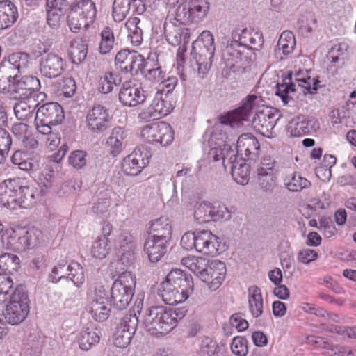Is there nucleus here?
<instances>
[{"mask_svg":"<svg viewBox=\"0 0 356 356\" xmlns=\"http://www.w3.org/2000/svg\"><path fill=\"white\" fill-rule=\"evenodd\" d=\"M261 96L249 95L240 107L221 116L220 123L232 128L238 127L241 122L248 120L252 111H255L252 120L253 128L264 136L273 138L276 135L274 131L275 125L282 115L280 111L275 108L261 106Z\"/></svg>","mask_w":356,"mask_h":356,"instance_id":"1","label":"nucleus"},{"mask_svg":"<svg viewBox=\"0 0 356 356\" xmlns=\"http://www.w3.org/2000/svg\"><path fill=\"white\" fill-rule=\"evenodd\" d=\"M187 312L185 307L168 309L163 306H152L143 317V325L151 335L163 337L170 332Z\"/></svg>","mask_w":356,"mask_h":356,"instance_id":"2","label":"nucleus"},{"mask_svg":"<svg viewBox=\"0 0 356 356\" xmlns=\"http://www.w3.org/2000/svg\"><path fill=\"white\" fill-rule=\"evenodd\" d=\"M193 291L192 277L176 269L166 276L159 290V296L167 305H177L184 302Z\"/></svg>","mask_w":356,"mask_h":356,"instance_id":"3","label":"nucleus"},{"mask_svg":"<svg viewBox=\"0 0 356 356\" xmlns=\"http://www.w3.org/2000/svg\"><path fill=\"white\" fill-rule=\"evenodd\" d=\"M29 299L22 286H17L10 295L6 304L4 316L8 323L15 325L22 323L29 313Z\"/></svg>","mask_w":356,"mask_h":356,"instance_id":"4","label":"nucleus"},{"mask_svg":"<svg viewBox=\"0 0 356 356\" xmlns=\"http://www.w3.org/2000/svg\"><path fill=\"white\" fill-rule=\"evenodd\" d=\"M136 286V281L129 272L120 274L115 280L111 289V303L118 310L126 309L131 302Z\"/></svg>","mask_w":356,"mask_h":356,"instance_id":"5","label":"nucleus"},{"mask_svg":"<svg viewBox=\"0 0 356 356\" xmlns=\"http://www.w3.org/2000/svg\"><path fill=\"white\" fill-rule=\"evenodd\" d=\"M96 8L92 0H80L71 6L67 16L70 29L73 32L86 29L93 22L96 16Z\"/></svg>","mask_w":356,"mask_h":356,"instance_id":"6","label":"nucleus"},{"mask_svg":"<svg viewBox=\"0 0 356 356\" xmlns=\"http://www.w3.org/2000/svg\"><path fill=\"white\" fill-rule=\"evenodd\" d=\"M64 118L63 107L56 102H49L38 108L35 123L40 134H49L51 127L60 124Z\"/></svg>","mask_w":356,"mask_h":356,"instance_id":"7","label":"nucleus"},{"mask_svg":"<svg viewBox=\"0 0 356 356\" xmlns=\"http://www.w3.org/2000/svg\"><path fill=\"white\" fill-rule=\"evenodd\" d=\"M175 14L177 22L182 23L199 22L208 14V0H182Z\"/></svg>","mask_w":356,"mask_h":356,"instance_id":"8","label":"nucleus"},{"mask_svg":"<svg viewBox=\"0 0 356 356\" xmlns=\"http://www.w3.org/2000/svg\"><path fill=\"white\" fill-rule=\"evenodd\" d=\"M140 136L149 143L160 144L165 147L173 141L174 132L169 124L159 122L144 126L141 129Z\"/></svg>","mask_w":356,"mask_h":356,"instance_id":"9","label":"nucleus"},{"mask_svg":"<svg viewBox=\"0 0 356 356\" xmlns=\"http://www.w3.org/2000/svg\"><path fill=\"white\" fill-rule=\"evenodd\" d=\"M40 88V80L33 76H24L16 81L13 86L11 96L14 99H43L45 94L39 92Z\"/></svg>","mask_w":356,"mask_h":356,"instance_id":"10","label":"nucleus"},{"mask_svg":"<svg viewBox=\"0 0 356 356\" xmlns=\"http://www.w3.org/2000/svg\"><path fill=\"white\" fill-rule=\"evenodd\" d=\"M144 57L135 51L123 49L120 51L115 57L116 68L124 73L137 74L145 68Z\"/></svg>","mask_w":356,"mask_h":356,"instance_id":"11","label":"nucleus"},{"mask_svg":"<svg viewBox=\"0 0 356 356\" xmlns=\"http://www.w3.org/2000/svg\"><path fill=\"white\" fill-rule=\"evenodd\" d=\"M110 116L108 109L100 104L94 105L86 117L88 129L93 134H101L109 127Z\"/></svg>","mask_w":356,"mask_h":356,"instance_id":"12","label":"nucleus"},{"mask_svg":"<svg viewBox=\"0 0 356 356\" xmlns=\"http://www.w3.org/2000/svg\"><path fill=\"white\" fill-rule=\"evenodd\" d=\"M153 96L150 94L149 99H151L149 106L147 111H144L140 114L143 119H159L162 116H165L172 111V105L169 101L163 97V92L154 89Z\"/></svg>","mask_w":356,"mask_h":356,"instance_id":"13","label":"nucleus"},{"mask_svg":"<svg viewBox=\"0 0 356 356\" xmlns=\"http://www.w3.org/2000/svg\"><path fill=\"white\" fill-rule=\"evenodd\" d=\"M171 19H165L163 24L165 35L167 40L173 46H177L183 42L184 44L189 42V29L184 25V23L177 22L175 17Z\"/></svg>","mask_w":356,"mask_h":356,"instance_id":"14","label":"nucleus"},{"mask_svg":"<svg viewBox=\"0 0 356 356\" xmlns=\"http://www.w3.org/2000/svg\"><path fill=\"white\" fill-rule=\"evenodd\" d=\"M64 62L58 54L50 52L42 55L39 61V70L42 76L54 79L64 72Z\"/></svg>","mask_w":356,"mask_h":356,"instance_id":"15","label":"nucleus"},{"mask_svg":"<svg viewBox=\"0 0 356 356\" xmlns=\"http://www.w3.org/2000/svg\"><path fill=\"white\" fill-rule=\"evenodd\" d=\"M149 98V95L140 87L131 82L124 83L119 92V100L126 106H136Z\"/></svg>","mask_w":356,"mask_h":356,"instance_id":"16","label":"nucleus"},{"mask_svg":"<svg viewBox=\"0 0 356 356\" xmlns=\"http://www.w3.org/2000/svg\"><path fill=\"white\" fill-rule=\"evenodd\" d=\"M20 188L19 178L10 179L0 184V206L9 209L17 208L18 189Z\"/></svg>","mask_w":356,"mask_h":356,"instance_id":"17","label":"nucleus"},{"mask_svg":"<svg viewBox=\"0 0 356 356\" xmlns=\"http://www.w3.org/2000/svg\"><path fill=\"white\" fill-rule=\"evenodd\" d=\"M196 251L204 254L216 256L222 252L221 241L209 230L197 231Z\"/></svg>","mask_w":356,"mask_h":356,"instance_id":"18","label":"nucleus"},{"mask_svg":"<svg viewBox=\"0 0 356 356\" xmlns=\"http://www.w3.org/2000/svg\"><path fill=\"white\" fill-rule=\"evenodd\" d=\"M214 53L215 51H209L204 48H197L193 45L191 65L195 70H197L200 77L203 78L210 70Z\"/></svg>","mask_w":356,"mask_h":356,"instance_id":"19","label":"nucleus"},{"mask_svg":"<svg viewBox=\"0 0 356 356\" xmlns=\"http://www.w3.org/2000/svg\"><path fill=\"white\" fill-rule=\"evenodd\" d=\"M216 145L209 150V159L213 161L222 159L225 170H227L229 165L239 159L237 156L236 147L232 148L229 143L224 141Z\"/></svg>","mask_w":356,"mask_h":356,"instance_id":"20","label":"nucleus"},{"mask_svg":"<svg viewBox=\"0 0 356 356\" xmlns=\"http://www.w3.org/2000/svg\"><path fill=\"white\" fill-rule=\"evenodd\" d=\"M114 246L122 253L120 260L123 264H129L134 259L133 249L135 247V240L132 234L127 230H122L114 240Z\"/></svg>","mask_w":356,"mask_h":356,"instance_id":"21","label":"nucleus"},{"mask_svg":"<svg viewBox=\"0 0 356 356\" xmlns=\"http://www.w3.org/2000/svg\"><path fill=\"white\" fill-rule=\"evenodd\" d=\"M226 272L225 265L220 261H212L205 273H203L202 280L207 283L212 290L217 289L225 279Z\"/></svg>","mask_w":356,"mask_h":356,"instance_id":"22","label":"nucleus"},{"mask_svg":"<svg viewBox=\"0 0 356 356\" xmlns=\"http://www.w3.org/2000/svg\"><path fill=\"white\" fill-rule=\"evenodd\" d=\"M259 149V143L253 136L245 134L238 137L236 144L238 154L253 160L257 157Z\"/></svg>","mask_w":356,"mask_h":356,"instance_id":"23","label":"nucleus"},{"mask_svg":"<svg viewBox=\"0 0 356 356\" xmlns=\"http://www.w3.org/2000/svg\"><path fill=\"white\" fill-rule=\"evenodd\" d=\"M172 228L170 220L166 217H161L151 222L149 227L150 237L169 242L171 239Z\"/></svg>","mask_w":356,"mask_h":356,"instance_id":"24","label":"nucleus"},{"mask_svg":"<svg viewBox=\"0 0 356 356\" xmlns=\"http://www.w3.org/2000/svg\"><path fill=\"white\" fill-rule=\"evenodd\" d=\"M168 242L149 236L144 245V250L151 262L159 261L167 252Z\"/></svg>","mask_w":356,"mask_h":356,"instance_id":"25","label":"nucleus"},{"mask_svg":"<svg viewBox=\"0 0 356 356\" xmlns=\"http://www.w3.org/2000/svg\"><path fill=\"white\" fill-rule=\"evenodd\" d=\"M99 340L100 331L92 323H88L83 327L78 338L79 347L83 350H88L98 343Z\"/></svg>","mask_w":356,"mask_h":356,"instance_id":"26","label":"nucleus"},{"mask_svg":"<svg viewBox=\"0 0 356 356\" xmlns=\"http://www.w3.org/2000/svg\"><path fill=\"white\" fill-rule=\"evenodd\" d=\"M18 18L15 5L10 1H0V30L6 29L14 24Z\"/></svg>","mask_w":356,"mask_h":356,"instance_id":"27","label":"nucleus"},{"mask_svg":"<svg viewBox=\"0 0 356 356\" xmlns=\"http://www.w3.org/2000/svg\"><path fill=\"white\" fill-rule=\"evenodd\" d=\"M17 74L10 64L0 63V92L9 93L10 95L15 84Z\"/></svg>","mask_w":356,"mask_h":356,"instance_id":"28","label":"nucleus"},{"mask_svg":"<svg viewBox=\"0 0 356 356\" xmlns=\"http://www.w3.org/2000/svg\"><path fill=\"white\" fill-rule=\"evenodd\" d=\"M38 105L39 100L37 99H23L15 104V116L19 120H27L33 117L34 111Z\"/></svg>","mask_w":356,"mask_h":356,"instance_id":"29","label":"nucleus"},{"mask_svg":"<svg viewBox=\"0 0 356 356\" xmlns=\"http://www.w3.org/2000/svg\"><path fill=\"white\" fill-rule=\"evenodd\" d=\"M233 179L239 184L245 185L249 181L250 165L245 159L239 158L229 165Z\"/></svg>","mask_w":356,"mask_h":356,"instance_id":"30","label":"nucleus"},{"mask_svg":"<svg viewBox=\"0 0 356 356\" xmlns=\"http://www.w3.org/2000/svg\"><path fill=\"white\" fill-rule=\"evenodd\" d=\"M90 312L95 321L99 322L106 321L110 314L107 298L99 297L94 299L90 304Z\"/></svg>","mask_w":356,"mask_h":356,"instance_id":"31","label":"nucleus"},{"mask_svg":"<svg viewBox=\"0 0 356 356\" xmlns=\"http://www.w3.org/2000/svg\"><path fill=\"white\" fill-rule=\"evenodd\" d=\"M320 81L314 78L312 79L307 74L298 76L294 80L291 81V92L298 90L297 85L305 93L307 90L309 93H313L317 90Z\"/></svg>","mask_w":356,"mask_h":356,"instance_id":"32","label":"nucleus"},{"mask_svg":"<svg viewBox=\"0 0 356 356\" xmlns=\"http://www.w3.org/2000/svg\"><path fill=\"white\" fill-rule=\"evenodd\" d=\"M181 264L202 279L203 273H205L210 263L202 257L188 256L182 258Z\"/></svg>","mask_w":356,"mask_h":356,"instance_id":"33","label":"nucleus"},{"mask_svg":"<svg viewBox=\"0 0 356 356\" xmlns=\"http://www.w3.org/2000/svg\"><path fill=\"white\" fill-rule=\"evenodd\" d=\"M88 45L82 38L74 39L69 50V54L73 63L79 65L83 63L87 56Z\"/></svg>","mask_w":356,"mask_h":356,"instance_id":"34","label":"nucleus"},{"mask_svg":"<svg viewBox=\"0 0 356 356\" xmlns=\"http://www.w3.org/2000/svg\"><path fill=\"white\" fill-rule=\"evenodd\" d=\"M249 309L252 315L258 318L263 313V298L260 289L256 286H252L248 289Z\"/></svg>","mask_w":356,"mask_h":356,"instance_id":"35","label":"nucleus"},{"mask_svg":"<svg viewBox=\"0 0 356 356\" xmlns=\"http://www.w3.org/2000/svg\"><path fill=\"white\" fill-rule=\"evenodd\" d=\"M125 138V132L121 127H115L111 134L107 145L111 148V153L113 156L118 155L122 150L123 143Z\"/></svg>","mask_w":356,"mask_h":356,"instance_id":"36","label":"nucleus"},{"mask_svg":"<svg viewBox=\"0 0 356 356\" xmlns=\"http://www.w3.org/2000/svg\"><path fill=\"white\" fill-rule=\"evenodd\" d=\"M30 56L25 52H15L10 54L6 60L1 62L5 65H10L15 69V72L18 74L22 70L26 69L29 63Z\"/></svg>","mask_w":356,"mask_h":356,"instance_id":"37","label":"nucleus"},{"mask_svg":"<svg viewBox=\"0 0 356 356\" xmlns=\"http://www.w3.org/2000/svg\"><path fill=\"white\" fill-rule=\"evenodd\" d=\"M111 250V247L108 238L97 236L92 244L90 252L92 257L102 259L110 253Z\"/></svg>","mask_w":356,"mask_h":356,"instance_id":"38","label":"nucleus"},{"mask_svg":"<svg viewBox=\"0 0 356 356\" xmlns=\"http://www.w3.org/2000/svg\"><path fill=\"white\" fill-rule=\"evenodd\" d=\"M140 19L138 17H131L125 23V28L128 31V38L134 46H138L143 41V31L138 26Z\"/></svg>","mask_w":356,"mask_h":356,"instance_id":"39","label":"nucleus"},{"mask_svg":"<svg viewBox=\"0 0 356 356\" xmlns=\"http://www.w3.org/2000/svg\"><path fill=\"white\" fill-rule=\"evenodd\" d=\"M309 121L305 115H299L291 120V136L299 137L309 132Z\"/></svg>","mask_w":356,"mask_h":356,"instance_id":"40","label":"nucleus"},{"mask_svg":"<svg viewBox=\"0 0 356 356\" xmlns=\"http://www.w3.org/2000/svg\"><path fill=\"white\" fill-rule=\"evenodd\" d=\"M19 259L13 254L4 253L0 255V269L5 273L13 274L19 268Z\"/></svg>","mask_w":356,"mask_h":356,"instance_id":"41","label":"nucleus"},{"mask_svg":"<svg viewBox=\"0 0 356 356\" xmlns=\"http://www.w3.org/2000/svg\"><path fill=\"white\" fill-rule=\"evenodd\" d=\"M137 0H114L113 3L112 15L115 22H122L129 12L131 2Z\"/></svg>","mask_w":356,"mask_h":356,"instance_id":"42","label":"nucleus"},{"mask_svg":"<svg viewBox=\"0 0 356 356\" xmlns=\"http://www.w3.org/2000/svg\"><path fill=\"white\" fill-rule=\"evenodd\" d=\"M222 59L226 64L227 67L230 69L237 67L242 60L241 52L235 49L233 45L227 46L223 49Z\"/></svg>","mask_w":356,"mask_h":356,"instance_id":"43","label":"nucleus"},{"mask_svg":"<svg viewBox=\"0 0 356 356\" xmlns=\"http://www.w3.org/2000/svg\"><path fill=\"white\" fill-rule=\"evenodd\" d=\"M35 194L32 188L23 186L20 183L17 199V207L28 208L34 202Z\"/></svg>","mask_w":356,"mask_h":356,"instance_id":"44","label":"nucleus"},{"mask_svg":"<svg viewBox=\"0 0 356 356\" xmlns=\"http://www.w3.org/2000/svg\"><path fill=\"white\" fill-rule=\"evenodd\" d=\"M102 40L99 45V51L102 54H106L111 51L114 44V35L112 30L106 26L101 33Z\"/></svg>","mask_w":356,"mask_h":356,"instance_id":"45","label":"nucleus"},{"mask_svg":"<svg viewBox=\"0 0 356 356\" xmlns=\"http://www.w3.org/2000/svg\"><path fill=\"white\" fill-rule=\"evenodd\" d=\"M120 82L118 76L112 72H106L99 79V90L102 93L108 94L111 92L114 87Z\"/></svg>","mask_w":356,"mask_h":356,"instance_id":"46","label":"nucleus"},{"mask_svg":"<svg viewBox=\"0 0 356 356\" xmlns=\"http://www.w3.org/2000/svg\"><path fill=\"white\" fill-rule=\"evenodd\" d=\"M67 278L71 280L74 285L80 287L85 281L83 269L77 262H72L68 265Z\"/></svg>","mask_w":356,"mask_h":356,"instance_id":"47","label":"nucleus"},{"mask_svg":"<svg viewBox=\"0 0 356 356\" xmlns=\"http://www.w3.org/2000/svg\"><path fill=\"white\" fill-rule=\"evenodd\" d=\"M145 166L146 165H142L135 158L133 159L132 156L129 155L123 159L122 163L123 172L131 176L138 175Z\"/></svg>","mask_w":356,"mask_h":356,"instance_id":"48","label":"nucleus"},{"mask_svg":"<svg viewBox=\"0 0 356 356\" xmlns=\"http://www.w3.org/2000/svg\"><path fill=\"white\" fill-rule=\"evenodd\" d=\"M287 168H284L281 162L275 161L270 157H264L261 161L260 165L257 169V173H272V170L275 169L277 172H286Z\"/></svg>","mask_w":356,"mask_h":356,"instance_id":"49","label":"nucleus"},{"mask_svg":"<svg viewBox=\"0 0 356 356\" xmlns=\"http://www.w3.org/2000/svg\"><path fill=\"white\" fill-rule=\"evenodd\" d=\"M193 45L197 48H204L209 51H215L214 37L213 34L207 30L203 31L198 40Z\"/></svg>","mask_w":356,"mask_h":356,"instance_id":"50","label":"nucleus"},{"mask_svg":"<svg viewBox=\"0 0 356 356\" xmlns=\"http://www.w3.org/2000/svg\"><path fill=\"white\" fill-rule=\"evenodd\" d=\"M211 203L201 202L197 204L194 211L195 220L198 223L210 222Z\"/></svg>","mask_w":356,"mask_h":356,"instance_id":"51","label":"nucleus"},{"mask_svg":"<svg viewBox=\"0 0 356 356\" xmlns=\"http://www.w3.org/2000/svg\"><path fill=\"white\" fill-rule=\"evenodd\" d=\"M139 321L136 314H127L120 320L118 326L121 330H125L127 332H136Z\"/></svg>","mask_w":356,"mask_h":356,"instance_id":"52","label":"nucleus"},{"mask_svg":"<svg viewBox=\"0 0 356 356\" xmlns=\"http://www.w3.org/2000/svg\"><path fill=\"white\" fill-rule=\"evenodd\" d=\"M257 183L259 188L264 192H270L276 185L275 178L273 173H257Z\"/></svg>","mask_w":356,"mask_h":356,"instance_id":"53","label":"nucleus"},{"mask_svg":"<svg viewBox=\"0 0 356 356\" xmlns=\"http://www.w3.org/2000/svg\"><path fill=\"white\" fill-rule=\"evenodd\" d=\"M210 221H218L220 220H228L231 214L227 208L221 204H211Z\"/></svg>","mask_w":356,"mask_h":356,"instance_id":"54","label":"nucleus"},{"mask_svg":"<svg viewBox=\"0 0 356 356\" xmlns=\"http://www.w3.org/2000/svg\"><path fill=\"white\" fill-rule=\"evenodd\" d=\"M307 61H309V59L304 56H299L293 58L292 60L293 69L291 70V81L293 79V75L296 78L298 76L308 74V70L305 66Z\"/></svg>","mask_w":356,"mask_h":356,"instance_id":"55","label":"nucleus"},{"mask_svg":"<svg viewBox=\"0 0 356 356\" xmlns=\"http://www.w3.org/2000/svg\"><path fill=\"white\" fill-rule=\"evenodd\" d=\"M129 156H132L133 159L135 158L142 165H147L149 163L152 154L147 147L140 145L136 147Z\"/></svg>","mask_w":356,"mask_h":356,"instance_id":"56","label":"nucleus"},{"mask_svg":"<svg viewBox=\"0 0 356 356\" xmlns=\"http://www.w3.org/2000/svg\"><path fill=\"white\" fill-rule=\"evenodd\" d=\"M64 15L63 10L60 8H48L47 13V22L52 29H58Z\"/></svg>","mask_w":356,"mask_h":356,"instance_id":"57","label":"nucleus"},{"mask_svg":"<svg viewBox=\"0 0 356 356\" xmlns=\"http://www.w3.org/2000/svg\"><path fill=\"white\" fill-rule=\"evenodd\" d=\"M87 153L82 150H76L71 152L69 156V163L74 168L79 170L87 163Z\"/></svg>","mask_w":356,"mask_h":356,"instance_id":"58","label":"nucleus"},{"mask_svg":"<svg viewBox=\"0 0 356 356\" xmlns=\"http://www.w3.org/2000/svg\"><path fill=\"white\" fill-rule=\"evenodd\" d=\"M134 334L133 332H127L125 330L117 327L114 334V344L117 347L124 348L130 343Z\"/></svg>","mask_w":356,"mask_h":356,"instance_id":"59","label":"nucleus"},{"mask_svg":"<svg viewBox=\"0 0 356 356\" xmlns=\"http://www.w3.org/2000/svg\"><path fill=\"white\" fill-rule=\"evenodd\" d=\"M289 79V72L286 73L282 80V83L276 84L275 95L279 97L284 105L289 102V83L286 81Z\"/></svg>","mask_w":356,"mask_h":356,"instance_id":"60","label":"nucleus"},{"mask_svg":"<svg viewBox=\"0 0 356 356\" xmlns=\"http://www.w3.org/2000/svg\"><path fill=\"white\" fill-rule=\"evenodd\" d=\"M231 349L233 353L238 356H245L248 352L246 339L242 337H234Z\"/></svg>","mask_w":356,"mask_h":356,"instance_id":"61","label":"nucleus"},{"mask_svg":"<svg viewBox=\"0 0 356 356\" xmlns=\"http://www.w3.org/2000/svg\"><path fill=\"white\" fill-rule=\"evenodd\" d=\"M12 132L26 147L29 137V126L24 123L15 124L12 127Z\"/></svg>","mask_w":356,"mask_h":356,"instance_id":"62","label":"nucleus"},{"mask_svg":"<svg viewBox=\"0 0 356 356\" xmlns=\"http://www.w3.org/2000/svg\"><path fill=\"white\" fill-rule=\"evenodd\" d=\"M68 271V265H66L65 262L62 261L54 267L49 277L52 282H58L62 278L67 277Z\"/></svg>","mask_w":356,"mask_h":356,"instance_id":"63","label":"nucleus"},{"mask_svg":"<svg viewBox=\"0 0 356 356\" xmlns=\"http://www.w3.org/2000/svg\"><path fill=\"white\" fill-rule=\"evenodd\" d=\"M197 232H187L181 239V245L186 250H196Z\"/></svg>","mask_w":356,"mask_h":356,"instance_id":"64","label":"nucleus"}]
</instances>
